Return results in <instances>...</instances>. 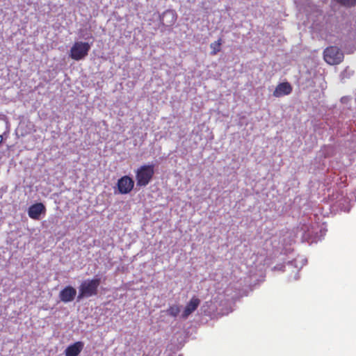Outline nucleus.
<instances>
[{
    "mask_svg": "<svg viewBox=\"0 0 356 356\" xmlns=\"http://www.w3.org/2000/svg\"><path fill=\"white\" fill-rule=\"evenodd\" d=\"M135 172L136 185L139 187H144L152 181L154 175V166L153 164L143 165Z\"/></svg>",
    "mask_w": 356,
    "mask_h": 356,
    "instance_id": "1",
    "label": "nucleus"
},
{
    "mask_svg": "<svg viewBox=\"0 0 356 356\" xmlns=\"http://www.w3.org/2000/svg\"><path fill=\"white\" fill-rule=\"evenodd\" d=\"M100 282V278L97 277L83 282L79 289L78 300L96 296Z\"/></svg>",
    "mask_w": 356,
    "mask_h": 356,
    "instance_id": "2",
    "label": "nucleus"
},
{
    "mask_svg": "<svg viewBox=\"0 0 356 356\" xmlns=\"http://www.w3.org/2000/svg\"><path fill=\"white\" fill-rule=\"evenodd\" d=\"M343 53L335 46L327 47L323 51V58L329 65H338L343 60Z\"/></svg>",
    "mask_w": 356,
    "mask_h": 356,
    "instance_id": "3",
    "label": "nucleus"
},
{
    "mask_svg": "<svg viewBox=\"0 0 356 356\" xmlns=\"http://www.w3.org/2000/svg\"><path fill=\"white\" fill-rule=\"evenodd\" d=\"M90 49L88 42H76L70 49V56L74 60H82L88 54Z\"/></svg>",
    "mask_w": 356,
    "mask_h": 356,
    "instance_id": "4",
    "label": "nucleus"
},
{
    "mask_svg": "<svg viewBox=\"0 0 356 356\" xmlns=\"http://www.w3.org/2000/svg\"><path fill=\"white\" fill-rule=\"evenodd\" d=\"M117 186L119 193L128 194L134 187V181L129 176L124 175L118 180Z\"/></svg>",
    "mask_w": 356,
    "mask_h": 356,
    "instance_id": "5",
    "label": "nucleus"
},
{
    "mask_svg": "<svg viewBox=\"0 0 356 356\" xmlns=\"http://www.w3.org/2000/svg\"><path fill=\"white\" fill-rule=\"evenodd\" d=\"M177 15L173 10H166L160 16L161 24L165 26H172L177 21Z\"/></svg>",
    "mask_w": 356,
    "mask_h": 356,
    "instance_id": "6",
    "label": "nucleus"
},
{
    "mask_svg": "<svg viewBox=\"0 0 356 356\" xmlns=\"http://www.w3.org/2000/svg\"><path fill=\"white\" fill-rule=\"evenodd\" d=\"M76 295V289L72 286H67L60 291L59 298L63 302H70L74 300Z\"/></svg>",
    "mask_w": 356,
    "mask_h": 356,
    "instance_id": "7",
    "label": "nucleus"
},
{
    "mask_svg": "<svg viewBox=\"0 0 356 356\" xmlns=\"http://www.w3.org/2000/svg\"><path fill=\"white\" fill-rule=\"evenodd\" d=\"M46 212V208L42 203H35L28 210L29 216L33 220H39L40 215Z\"/></svg>",
    "mask_w": 356,
    "mask_h": 356,
    "instance_id": "8",
    "label": "nucleus"
},
{
    "mask_svg": "<svg viewBox=\"0 0 356 356\" xmlns=\"http://www.w3.org/2000/svg\"><path fill=\"white\" fill-rule=\"evenodd\" d=\"M292 90V86L289 82H282L276 86L273 95L275 97H280L291 94Z\"/></svg>",
    "mask_w": 356,
    "mask_h": 356,
    "instance_id": "9",
    "label": "nucleus"
},
{
    "mask_svg": "<svg viewBox=\"0 0 356 356\" xmlns=\"http://www.w3.org/2000/svg\"><path fill=\"white\" fill-rule=\"evenodd\" d=\"M200 304V300L195 296L193 297L186 305L181 314V317L184 319L187 318L190 314L197 309Z\"/></svg>",
    "mask_w": 356,
    "mask_h": 356,
    "instance_id": "10",
    "label": "nucleus"
},
{
    "mask_svg": "<svg viewBox=\"0 0 356 356\" xmlns=\"http://www.w3.org/2000/svg\"><path fill=\"white\" fill-rule=\"evenodd\" d=\"M84 347V343L76 341L66 348L65 350V356H78Z\"/></svg>",
    "mask_w": 356,
    "mask_h": 356,
    "instance_id": "11",
    "label": "nucleus"
},
{
    "mask_svg": "<svg viewBox=\"0 0 356 356\" xmlns=\"http://www.w3.org/2000/svg\"><path fill=\"white\" fill-rule=\"evenodd\" d=\"M222 39L219 38L217 41H215L214 42H212L210 44V47L211 49V55H216L219 51H220V47L222 44Z\"/></svg>",
    "mask_w": 356,
    "mask_h": 356,
    "instance_id": "12",
    "label": "nucleus"
},
{
    "mask_svg": "<svg viewBox=\"0 0 356 356\" xmlns=\"http://www.w3.org/2000/svg\"><path fill=\"white\" fill-rule=\"evenodd\" d=\"M180 312L179 307L177 305L170 306L168 310L167 313L171 316L176 317L179 313Z\"/></svg>",
    "mask_w": 356,
    "mask_h": 356,
    "instance_id": "13",
    "label": "nucleus"
},
{
    "mask_svg": "<svg viewBox=\"0 0 356 356\" xmlns=\"http://www.w3.org/2000/svg\"><path fill=\"white\" fill-rule=\"evenodd\" d=\"M337 3L346 6L352 7L356 5V0H334Z\"/></svg>",
    "mask_w": 356,
    "mask_h": 356,
    "instance_id": "14",
    "label": "nucleus"
},
{
    "mask_svg": "<svg viewBox=\"0 0 356 356\" xmlns=\"http://www.w3.org/2000/svg\"><path fill=\"white\" fill-rule=\"evenodd\" d=\"M3 142V136L1 135H0V145Z\"/></svg>",
    "mask_w": 356,
    "mask_h": 356,
    "instance_id": "15",
    "label": "nucleus"
}]
</instances>
